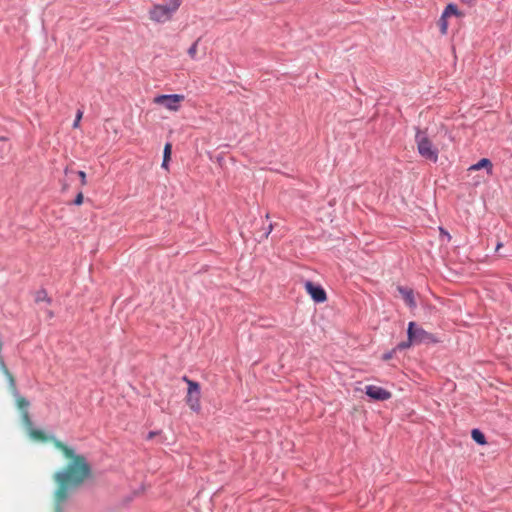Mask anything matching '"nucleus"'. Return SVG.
I'll return each instance as SVG.
<instances>
[{
	"label": "nucleus",
	"instance_id": "26",
	"mask_svg": "<svg viewBox=\"0 0 512 512\" xmlns=\"http://www.w3.org/2000/svg\"><path fill=\"white\" fill-rule=\"evenodd\" d=\"M391 358H392V353H391V352H389V353H385V354L383 355V359H384V360H389V359H391Z\"/></svg>",
	"mask_w": 512,
	"mask_h": 512
},
{
	"label": "nucleus",
	"instance_id": "25",
	"mask_svg": "<svg viewBox=\"0 0 512 512\" xmlns=\"http://www.w3.org/2000/svg\"><path fill=\"white\" fill-rule=\"evenodd\" d=\"M441 235H444L447 237L448 240H450V235L448 232H446L443 228H439Z\"/></svg>",
	"mask_w": 512,
	"mask_h": 512
},
{
	"label": "nucleus",
	"instance_id": "13",
	"mask_svg": "<svg viewBox=\"0 0 512 512\" xmlns=\"http://www.w3.org/2000/svg\"><path fill=\"white\" fill-rule=\"evenodd\" d=\"M458 9L454 4H448L442 13V18H447L451 15H458Z\"/></svg>",
	"mask_w": 512,
	"mask_h": 512
},
{
	"label": "nucleus",
	"instance_id": "16",
	"mask_svg": "<svg viewBox=\"0 0 512 512\" xmlns=\"http://www.w3.org/2000/svg\"><path fill=\"white\" fill-rule=\"evenodd\" d=\"M22 422H23L24 426L26 427L27 432H29L30 429L33 428L32 421L30 419V416H29V413L27 410H24L22 412Z\"/></svg>",
	"mask_w": 512,
	"mask_h": 512
},
{
	"label": "nucleus",
	"instance_id": "15",
	"mask_svg": "<svg viewBox=\"0 0 512 512\" xmlns=\"http://www.w3.org/2000/svg\"><path fill=\"white\" fill-rule=\"evenodd\" d=\"M16 396V404L17 407L23 412L24 410H27L29 406V402L19 394L15 393Z\"/></svg>",
	"mask_w": 512,
	"mask_h": 512
},
{
	"label": "nucleus",
	"instance_id": "9",
	"mask_svg": "<svg viewBox=\"0 0 512 512\" xmlns=\"http://www.w3.org/2000/svg\"><path fill=\"white\" fill-rule=\"evenodd\" d=\"M398 291H399L400 295L402 296L403 300L405 301V303L410 308H415L416 307V302H415V299H414V293H413V291L411 289L405 288V287H398Z\"/></svg>",
	"mask_w": 512,
	"mask_h": 512
},
{
	"label": "nucleus",
	"instance_id": "17",
	"mask_svg": "<svg viewBox=\"0 0 512 512\" xmlns=\"http://www.w3.org/2000/svg\"><path fill=\"white\" fill-rule=\"evenodd\" d=\"M0 368L1 370L3 371V373L6 375V377L8 378L9 382H10V385L12 387H14L15 385V381H14V378L13 376L11 375V373L8 371V369L6 368L5 364H4V361L0 358Z\"/></svg>",
	"mask_w": 512,
	"mask_h": 512
},
{
	"label": "nucleus",
	"instance_id": "14",
	"mask_svg": "<svg viewBox=\"0 0 512 512\" xmlns=\"http://www.w3.org/2000/svg\"><path fill=\"white\" fill-rule=\"evenodd\" d=\"M35 301L37 303H40V302L50 303L51 299L48 297V294L45 290H39L36 292Z\"/></svg>",
	"mask_w": 512,
	"mask_h": 512
},
{
	"label": "nucleus",
	"instance_id": "23",
	"mask_svg": "<svg viewBox=\"0 0 512 512\" xmlns=\"http://www.w3.org/2000/svg\"><path fill=\"white\" fill-rule=\"evenodd\" d=\"M74 203L76 205H81L83 203V194L82 192H79L74 200Z\"/></svg>",
	"mask_w": 512,
	"mask_h": 512
},
{
	"label": "nucleus",
	"instance_id": "7",
	"mask_svg": "<svg viewBox=\"0 0 512 512\" xmlns=\"http://www.w3.org/2000/svg\"><path fill=\"white\" fill-rule=\"evenodd\" d=\"M306 292L316 303H323L326 301L327 296L325 290L320 286L316 285L311 281H306L305 284Z\"/></svg>",
	"mask_w": 512,
	"mask_h": 512
},
{
	"label": "nucleus",
	"instance_id": "3",
	"mask_svg": "<svg viewBox=\"0 0 512 512\" xmlns=\"http://www.w3.org/2000/svg\"><path fill=\"white\" fill-rule=\"evenodd\" d=\"M185 96L181 94H163L158 95L153 99V102L157 105L163 106L165 109L171 112H177L181 103L184 101Z\"/></svg>",
	"mask_w": 512,
	"mask_h": 512
},
{
	"label": "nucleus",
	"instance_id": "8",
	"mask_svg": "<svg viewBox=\"0 0 512 512\" xmlns=\"http://www.w3.org/2000/svg\"><path fill=\"white\" fill-rule=\"evenodd\" d=\"M365 393L368 397L376 401H385L391 398V393L376 385H367Z\"/></svg>",
	"mask_w": 512,
	"mask_h": 512
},
{
	"label": "nucleus",
	"instance_id": "22",
	"mask_svg": "<svg viewBox=\"0 0 512 512\" xmlns=\"http://www.w3.org/2000/svg\"><path fill=\"white\" fill-rule=\"evenodd\" d=\"M440 26H441V32H442L443 34H445V33H446V31H447V26H448L447 21H446V18H442V17H441V19H440Z\"/></svg>",
	"mask_w": 512,
	"mask_h": 512
},
{
	"label": "nucleus",
	"instance_id": "1",
	"mask_svg": "<svg viewBox=\"0 0 512 512\" xmlns=\"http://www.w3.org/2000/svg\"><path fill=\"white\" fill-rule=\"evenodd\" d=\"M30 438L39 442L52 441L54 446L59 449L68 464L66 468L58 471L54 475V480L57 484L55 491V509L56 512H61L62 505L72 494L73 490L79 487L90 475V466L86 458L76 453V451L56 439L54 436H47L40 429L32 428L28 432Z\"/></svg>",
	"mask_w": 512,
	"mask_h": 512
},
{
	"label": "nucleus",
	"instance_id": "6",
	"mask_svg": "<svg viewBox=\"0 0 512 512\" xmlns=\"http://www.w3.org/2000/svg\"><path fill=\"white\" fill-rule=\"evenodd\" d=\"M407 335L410 341H413L414 344L433 340V336L421 327L417 326L415 322H410L408 324Z\"/></svg>",
	"mask_w": 512,
	"mask_h": 512
},
{
	"label": "nucleus",
	"instance_id": "10",
	"mask_svg": "<svg viewBox=\"0 0 512 512\" xmlns=\"http://www.w3.org/2000/svg\"><path fill=\"white\" fill-rule=\"evenodd\" d=\"M482 168H486L487 169V173L491 174L492 173V163H491V161L489 159H487V158H482L477 163L471 165L468 170L469 171H477V170H480Z\"/></svg>",
	"mask_w": 512,
	"mask_h": 512
},
{
	"label": "nucleus",
	"instance_id": "12",
	"mask_svg": "<svg viewBox=\"0 0 512 512\" xmlns=\"http://www.w3.org/2000/svg\"><path fill=\"white\" fill-rule=\"evenodd\" d=\"M471 436L472 439L478 444L483 445L486 443L484 434L478 429H473L471 432Z\"/></svg>",
	"mask_w": 512,
	"mask_h": 512
},
{
	"label": "nucleus",
	"instance_id": "24",
	"mask_svg": "<svg viewBox=\"0 0 512 512\" xmlns=\"http://www.w3.org/2000/svg\"><path fill=\"white\" fill-rule=\"evenodd\" d=\"M78 175H79V177L81 179V184L83 186L86 185L87 182H86V174H85V172L84 171H79Z\"/></svg>",
	"mask_w": 512,
	"mask_h": 512
},
{
	"label": "nucleus",
	"instance_id": "2",
	"mask_svg": "<svg viewBox=\"0 0 512 512\" xmlns=\"http://www.w3.org/2000/svg\"><path fill=\"white\" fill-rule=\"evenodd\" d=\"M415 141L417 144V149L419 154L433 162H436L438 159V150L435 148L431 142V140L428 138L426 132L417 130Z\"/></svg>",
	"mask_w": 512,
	"mask_h": 512
},
{
	"label": "nucleus",
	"instance_id": "21",
	"mask_svg": "<svg viewBox=\"0 0 512 512\" xmlns=\"http://www.w3.org/2000/svg\"><path fill=\"white\" fill-rule=\"evenodd\" d=\"M412 344H414V342L410 341V339L408 338V340L406 342L399 343L397 345V349H399V350L406 349V348L410 347Z\"/></svg>",
	"mask_w": 512,
	"mask_h": 512
},
{
	"label": "nucleus",
	"instance_id": "20",
	"mask_svg": "<svg viewBox=\"0 0 512 512\" xmlns=\"http://www.w3.org/2000/svg\"><path fill=\"white\" fill-rule=\"evenodd\" d=\"M82 116H83V112L81 110H78L77 114H76V117H75V120L73 122V128H78L79 127V124H80V121L82 119Z\"/></svg>",
	"mask_w": 512,
	"mask_h": 512
},
{
	"label": "nucleus",
	"instance_id": "4",
	"mask_svg": "<svg viewBox=\"0 0 512 512\" xmlns=\"http://www.w3.org/2000/svg\"><path fill=\"white\" fill-rule=\"evenodd\" d=\"M183 380L188 384V391L186 396V402L188 406L195 412H199L201 409L200 405V397H201V391H200V385L188 379L187 377H184Z\"/></svg>",
	"mask_w": 512,
	"mask_h": 512
},
{
	"label": "nucleus",
	"instance_id": "27",
	"mask_svg": "<svg viewBox=\"0 0 512 512\" xmlns=\"http://www.w3.org/2000/svg\"><path fill=\"white\" fill-rule=\"evenodd\" d=\"M152 437H154V433L153 432L149 433V438H152Z\"/></svg>",
	"mask_w": 512,
	"mask_h": 512
},
{
	"label": "nucleus",
	"instance_id": "18",
	"mask_svg": "<svg viewBox=\"0 0 512 512\" xmlns=\"http://www.w3.org/2000/svg\"><path fill=\"white\" fill-rule=\"evenodd\" d=\"M198 42L199 40L195 41L191 47L188 49V55L193 59H197V50H198Z\"/></svg>",
	"mask_w": 512,
	"mask_h": 512
},
{
	"label": "nucleus",
	"instance_id": "5",
	"mask_svg": "<svg viewBox=\"0 0 512 512\" xmlns=\"http://www.w3.org/2000/svg\"><path fill=\"white\" fill-rule=\"evenodd\" d=\"M175 12L167 5L156 4L149 11V17L156 23L169 21Z\"/></svg>",
	"mask_w": 512,
	"mask_h": 512
},
{
	"label": "nucleus",
	"instance_id": "28",
	"mask_svg": "<svg viewBox=\"0 0 512 512\" xmlns=\"http://www.w3.org/2000/svg\"><path fill=\"white\" fill-rule=\"evenodd\" d=\"M499 248H501V244L499 243L496 247V249L498 250Z\"/></svg>",
	"mask_w": 512,
	"mask_h": 512
},
{
	"label": "nucleus",
	"instance_id": "19",
	"mask_svg": "<svg viewBox=\"0 0 512 512\" xmlns=\"http://www.w3.org/2000/svg\"><path fill=\"white\" fill-rule=\"evenodd\" d=\"M182 0H169V6L171 9H173L174 12H176L181 5Z\"/></svg>",
	"mask_w": 512,
	"mask_h": 512
},
{
	"label": "nucleus",
	"instance_id": "11",
	"mask_svg": "<svg viewBox=\"0 0 512 512\" xmlns=\"http://www.w3.org/2000/svg\"><path fill=\"white\" fill-rule=\"evenodd\" d=\"M171 150H172V146L170 143H166L165 147H164V152H163V162H162V168L164 169H167L168 168V162L170 160V157H171Z\"/></svg>",
	"mask_w": 512,
	"mask_h": 512
}]
</instances>
